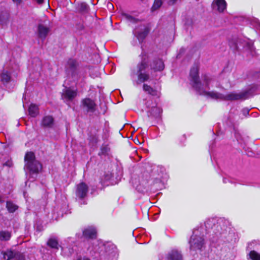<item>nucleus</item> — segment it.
I'll return each mask as SVG.
<instances>
[{"label": "nucleus", "mask_w": 260, "mask_h": 260, "mask_svg": "<svg viewBox=\"0 0 260 260\" xmlns=\"http://www.w3.org/2000/svg\"><path fill=\"white\" fill-rule=\"evenodd\" d=\"M199 64L195 63L190 69L189 77L190 84L195 90L200 95L210 97L211 99L223 101H234L245 100L249 97V92L247 91L240 93L231 92L223 95L215 91H208L209 85L214 81V78L208 75L202 76L203 82L199 79Z\"/></svg>", "instance_id": "1"}, {"label": "nucleus", "mask_w": 260, "mask_h": 260, "mask_svg": "<svg viewBox=\"0 0 260 260\" xmlns=\"http://www.w3.org/2000/svg\"><path fill=\"white\" fill-rule=\"evenodd\" d=\"M141 61L137 65L138 80L141 82L147 81L149 79V75L145 70L150 66V69L154 71H161L165 68V64L161 59L156 58L149 64V56L143 50L141 53Z\"/></svg>", "instance_id": "2"}, {"label": "nucleus", "mask_w": 260, "mask_h": 260, "mask_svg": "<svg viewBox=\"0 0 260 260\" xmlns=\"http://www.w3.org/2000/svg\"><path fill=\"white\" fill-rule=\"evenodd\" d=\"M203 230L201 228L193 231L189 242L191 250H201L204 246L205 242L204 235L201 233Z\"/></svg>", "instance_id": "3"}, {"label": "nucleus", "mask_w": 260, "mask_h": 260, "mask_svg": "<svg viewBox=\"0 0 260 260\" xmlns=\"http://www.w3.org/2000/svg\"><path fill=\"white\" fill-rule=\"evenodd\" d=\"M25 167L30 174H38L42 169L41 164L36 159L35 155L32 152H27L25 155Z\"/></svg>", "instance_id": "4"}, {"label": "nucleus", "mask_w": 260, "mask_h": 260, "mask_svg": "<svg viewBox=\"0 0 260 260\" xmlns=\"http://www.w3.org/2000/svg\"><path fill=\"white\" fill-rule=\"evenodd\" d=\"M229 45L234 51L238 50L240 47H246L250 51L253 50V45L252 43L247 42L242 39L234 37L229 41Z\"/></svg>", "instance_id": "5"}, {"label": "nucleus", "mask_w": 260, "mask_h": 260, "mask_svg": "<svg viewBox=\"0 0 260 260\" xmlns=\"http://www.w3.org/2000/svg\"><path fill=\"white\" fill-rule=\"evenodd\" d=\"M81 108L86 113H94L96 109V104L93 100L85 98L81 100Z\"/></svg>", "instance_id": "6"}, {"label": "nucleus", "mask_w": 260, "mask_h": 260, "mask_svg": "<svg viewBox=\"0 0 260 260\" xmlns=\"http://www.w3.org/2000/svg\"><path fill=\"white\" fill-rule=\"evenodd\" d=\"M2 254L5 260H25L22 253L11 249L2 252Z\"/></svg>", "instance_id": "7"}, {"label": "nucleus", "mask_w": 260, "mask_h": 260, "mask_svg": "<svg viewBox=\"0 0 260 260\" xmlns=\"http://www.w3.org/2000/svg\"><path fill=\"white\" fill-rule=\"evenodd\" d=\"M77 95V90L73 89L70 87H66L62 90L61 98L65 102L68 103L72 102L76 98Z\"/></svg>", "instance_id": "8"}, {"label": "nucleus", "mask_w": 260, "mask_h": 260, "mask_svg": "<svg viewBox=\"0 0 260 260\" xmlns=\"http://www.w3.org/2000/svg\"><path fill=\"white\" fill-rule=\"evenodd\" d=\"M88 191V186L84 182H81L77 185L76 195L80 199H84Z\"/></svg>", "instance_id": "9"}, {"label": "nucleus", "mask_w": 260, "mask_h": 260, "mask_svg": "<svg viewBox=\"0 0 260 260\" xmlns=\"http://www.w3.org/2000/svg\"><path fill=\"white\" fill-rule=\"evenodd\" d=\"M50 31V28L43 24H39L37 28L38 37L42 41L45 40Z\"/></svg>", "instance_id": "10"}, {"label": "nucleus", "mask_w": 260, "mask_h": 260, "mask_svg": "<svg viewBox=\"0 0 260 260\" xmlns=\"http://www.w3.org/2000/svg\"><path fill=\"white\" fill-rule=\"evenodd\" d=\"M149 31V28L148 27L145 26L141 30L136 28L134 31V34L140 42H142L147 37Z\"/></svg>", "instance_id": "11"}, {"label": "nucleus", "mask_w": 260, "mask_h": 260, "mask_svg": "<svg viewBox=\"0 0 260 260\" xmlns=\"http://www.w3.org/2000/svg\"><path fill=\"white\" fill-rule=\"evenodd\" d=\"M213 9L222 12L226 9V3L224 0H214L212 3Z\"/></svg>", "instance_id": "12"}, {"label": "nucleus", "mask_w": 260, "mask_h": 260, "mask_svg": "<svg viewBox=\"0 0 260 260\" xmlns=\"http://www.w3.org/2000/svg\"><path fill=\"white\" fill-rule=\"evenodd\" d=\"M77 62L74 59H69L66 65L67 71L73 76L76 72Z\"/></svg>", "instance_id": "13"}, {"label": "nucleus", "mask_w": 260, "mask_h": 260, "mask_svg": "<svg viewBox=\"0 0 260 260\" xmlns=\"http://www.w3.org/2000/svg\"><path fill=\"white\" fill-rule=\"evenodd\" d=\"M83 236L86 239H95L96 237V230L93 227L87 228L83 231Z\"/></svg>", "instance_id": "14"}, {"label": "nucleus", "mask_w": 260, "mask_h": 260, "mask_svg": "<svg viewBox=\"0 0 260 260\" xmlns=\"http://www.w3.org/2000/svg\"><path fill=\"white\" fill-rule=\"evenodd\" d=\"M165 260H182V255L178 250H173L168 253Z\"/></svg>", "instance_id": "15"}, {"label": "nucleus", "mask_w": 260, "mask_h": 260, "mask_svg": "<svg viewBox=\"0 0 260 260\" xmlns=\"http://www.w3.org/2000/svg\"><path fill=\"white\" fill-rule=\"evenodd\" d=\"M9 18V13L7 10L4 9L0 12V25L7 24Z\"/></svg>", "instance_id": "16"}, {"label": "nucleus", "mask_w": 260, "mask_h": 260, "mask_svg": "<svg viewBox=\"0 0 260 260\" xmlns=\"http://www.w3.org/2000/svg\"><path fill=\"white\" fill-rule=\"evenodd\" d=\"M54 123V119L51 116H45L42 121V124L44 127H51Z\"/></svg>", "instance_id": "17"}, {"label": "nucleus", "mask_w": 260, "mask_h": 260, "mask_svg": "<svg viewBox=\"0 0 260 260\" xmlns=\"http://www.w3.org/2000/svg\"><path fill=\"white\" fill-rule=\"evenodd\" d=\"M143 88L145 92L152 96H159V92L147 84H143Z\"/></svg>", "instance_id": "18"}, {"label": "nucleus", "mask_w": 260, "mask_h": 260, "mask_svg": "<svg viewBox=\"0 0 260 260\" xmlns=\"http://www.w3.org/2000/svg\"><path fill=\"white\" fill-rule=\"evenodd\" d=\"M1 81L4 84L8 83L11 80V74L8 71H3L0 75Z\"/></svg>", "instance_id": "19"}, {"label": "nucleus", "mask_w": 260, "mask_h": 260, "mask_svg": "<svg viewBox=\"0 0 260 260\" xmlns=\"http://www.w3.org/2000/svg\"><path fill=\"white\" fill-rule=\"evenodd\" d=\"M162 110L158 107H153L150 111V115L154 118H158L160 116Z\"/></svg>", "instance_id": "20"}, {"label": "nucleus", "mask_w": 260, "mask_h": 260, "mask_svg": "<svg viewBox=\"0 0 260 260\" xmlns=\"http://www.w3.org/2000/svg\"><path fill=\"white\" fill-rule=\"evenodd\" d=\"M29 114L33 117H35L39 113V109L37 106L31 104L28 108Z\"/></svg>", "instance_id": "21"}, {"label": "nucleus", "mask_w": 260, "mask_h": 260, "mask_svg": "<svg viewBox=\"0 0 260 260\" xmlns=\"http://www.w3.org/2000/svg\"><path fill=\"white\" fill-rule=\"evenodd\" d=\"M6 208L9 212L14 213L18 209V206L12 201H9L6 203Z\"/></svg>", "instance_id": "22"}, {"label": "nucleus", "mask_w": 260, "mask_h": 260, "mask_svg": "<svg viewBox=\"0 0 260 260\" xmlns=\"http://www.w3.org/2000/svg\"><path fill=\"white\" fill-rule=\"evenodd\" d=\"M11 234L7 231H2L0 232V241H6L10 239Z\"/></svg>", "instance_id": "23"}, {"label": "nucleus", "mask_w": 260, "mask_h": 260, "mask_svg": "<svg viewBox=\"0 0 260 260\" xmlns=\"http://www.w3.org/2000/svg\"><path fill=\"white\" fill-rule=\"evenodd\" d=\"M214 219H209L205 222V226L207 229H212L213 228H217L218 225L215 224Z\"/></svg>", "instance_id": "24"}, {"label": "nucleus", "mask_w": 260, "mask_h": 260, "mask_svg": "<svg viewBox=\"0 0 260 260\" xmlns=\"http://www.w3.org/2000/svg\"><path fill=\"white\" fill-rule=\"evenodd\" d=\"M47 244L52 248L58 249V243L57 240L54 238H50L48 240Z\"/></svg>", "instance_id": "25"}, {"label": "nucleus", "mask_w": 260, "mask_h": 260, "mask_svg": "<svg viewBox=\"0 0 260 260\" xmlns=\"http://www.w3.org/2000/svg\"><path fill=\"white\" fill-rule=\"evenodd\" d=\"M78 10L82 12H86L88 9V6L86 3L81 2L78 4Z\"/></svg>", "instance_id": "26"}, {"label": "nucleus", "mask_w": 260, "mask_h": 260, "mask_svg": "<svg viewBox=\"0 0 260 260\" xmlns=\"http://www.w3.org/2000/svg\"><path fill=\"white\" fill-rule=\"evenodd\" d=\"M123 18L128 22L135 23H137L138 21V19L134 17L133 16H131L129 14L124 13L122 15Z\"/></svg>", "instance_id": "27"}, {"label": "nucleus", "mask_w": 260, "mask_h": 260, "mask_svg": "<svg viewBox=\"0 0 260 260\" xmlns=\"http://www.w3.org/2000/svg\"><path fill=\"white\" fill-rule=\"evenodd\" d=\"M249 256L252 260H260V254L254 250L250 252Z\"/></svg>", "instance_id": "28"}, {"label": "nucleus", "mask_w": 260, "mask_h": 260, "mask_svg": "<svg viewBox=\"0 0 260 260\" xmlns=\"http://www.w3.org/2000/svg\"><path fill=\"white\" fill-rule=\"evenodd\" d=\"M162 3L161 0H155L152 7V10L155 11L158 9L161 6Z\"/></svg>", "instance_id": "29"}, {"label": "nucleus", "mask_w": 260, "mask_h": 260, "mask_svg": "<svg viewBox=\"0 0 260 260\" xmlns=\"http://www.w3.org/2000/svg\"><path fill=\"white\" fill-rule=\"evenodd\" d=\"M108 151V148L106 146H102L99 155H106Z\"/></svg>", "instance_id": "30"}, {"label": "nucleus", "mask_w": 260, "mask_h": 260, "mask_svg": "<svg viewBox=\"0 0 260 260\" xmlns=\"http://www.w3.org/2000/svg\"><path fill=\"white\" fill-rule=\"evenodd\" d=\"M241 112L244 116L247 117L249 115V109L247 108H244L242 109Z\"/></svg>", "instance_id": "31"}, {"label": "nucleus", "mask_w": 260, "mask_h": 260, "mask_svg": "<svg viewBox=\"0 0 260 260\" xmlns=\"http://www.w3.org/2000/svg\"><path fill=\"white\" fill-rule=\"evenodd\" d=\"M77 29H78L79 30H81L84 29V25L83 23H79V24H77Z\"/></svg>", "instance_id": "32"}, {"label": "nucleus", "mask_w": 260, "mask_h": 260, "mask_svg": "<svg viewBox=\"0 0 260 260\" xmlns=\"http://www.w3.org/2000/svg\"><path fill=\"white\" fill-rule=\"evenodd\" d=\"M3 165L11 167L12 166V162L11 160H8L7 162L4 163Z\"/></svg>", "instance_id": "33"}, {"label": "nucleus", "mask_w": 260, "mask_h": 260, "mask_svg": "<svg viewBox=\"0 0 260 260\" xmlns=\"http://www.w3.org/2000/svg\"><path fill=\"white\" fill-rule=\"evenodd\" d=\"M178 0H170L169 2V4L170 5H173L175 4Z\"/></svg>", "instance_id": "34"}, {"label": "nucleus", "mask_w": 260, "mask_h": 260, "mask_svg": "<svg viewBox=\"0 0 260 260\" xmlns=\"http://www.w3.org/2000/svg\"><path fill=\"white\" fill-rule=\"evenodd\" d=\"M111 177H112L111 174H107L105 176V178L106 180H109L111 179Z\"/></svg>", "instance_id": "35"}, {"label": "nucleus", "mask_w": 260, "mask_h": 260, "mask_svg": "<svg viewBox=\"0 0 260 260\" xmlns=\"http://www.w3.org/2000/svg\"><path fill=\"white\" fill-rule=\"evenodd\" d=\"M39 5H41L44 3V0H33Z\"/></svg>", "instance_id": "36"}, {"label": "nucleus", "mask_w": 260, "mask_h": 260, "mask_svg": "<svg viewBox=\"0 0 260 260\" xmlns=\"http://www.w3.org/2000/svg\"><path fill=\"white\" fill-rule=\"evenodd\" d=\"M98 141V137L95 135L93 138V141L95 143H96Z\"/></svg>", "instance_id": "37"}, {"label": "nucleus", "mask_w": 260, "mask_h": 260, "mask_svg": "<svg viewBox=\"0 0 260 260\" xmlns=\"http://www.w3.org/2000/svg\"><path fill=\"white\" fill-rule=\"evenodd\" d=\"M12 1L17 4H19L21 2V0H12Z\"/></svg>", "instance_id": "38"}, {"label": "nucleus", "mask_w": 260, "mask_h": 260, "mask_svg": "<svg viewBox=\"0 0 260 260\" xmlns=\"http://www.w3.org/2000/svg\"><path fill=\"white\" fill-rule=\"evenodd\" d=\"M4 202V200H3L2 197L0 196V204H2Z\"/></svg>", "instance_id": "39"}, {"label": "nucleus", "mask_w": 260, "mask_h": 260, "mask_svg": "<svg viewBox=\"0 0 260 260\" xmlns=\"http://www.w3.org/2000/svg\"><path fill=\"white\" fill-rule=\"evenodd\" d=\"M77 260H89L87 258H79Z\"/></svg>", "instance_id": "40"}, {"label": "nucleus", "mask_w": 260, "mask_h": 260, "mask_svg": "<svg viewBox=\"0 0 260 260\" xmlns=\"http://www.w3.org/2000/svg\"><path fill=\"white\" fill-rule=\"evenodd\" d=\"M223 181L224 183H226V179H223Z\"/></svg>", "instance_id": "41"}, {"label": "nucleus", "mask_w": 260, "mask_h": 260, "mask_svg": "<svg viewBox=\"0 0 260 260\" xmlns=\"http://www.w3.org/2000/svg\"><path fill=\"white\" fill-rule=\"evenodd\" d=\"M253 116H255V114H254V115H253Z\"/></svg>", "instance_id": "42"}]
</instances>
